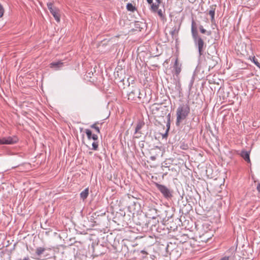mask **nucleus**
<instances>
[{
  "label": "nucleus",
  "mask_w": 260,
  "mask_h": 260,
  "mask_svg": "<svg viewBox=\"0 0 260 260\" xmlns=\"http://www.w3.org/2000/svg\"><path fill=\"white\" fill-rule=\"evenodd\" d=\"M191 33L195 46L198 49L200 56L204 55L206 44L203 38L199 34L198 25L193 19L191 21Z\"/></svg>",
  "instance_id": "f257e3e1"
},
{
  "label": "nucleus",
  "mask_w": 260,
  "mask_h": 260,
  "mask_svg": "<svg viewBox=\"0 0 260 260\" xmlns=\"http://www.w3.org/2000/svg\"><path fill=\"white\" fill-rule=\"evenodd\" d=\"M190 107L188 104H182L179 106L176 111V125L179 126L190 113Z\"/></svg>",
  "instance_id": "f03ea898"
},
{
  "label": "nucleus",
  "mask_w": 260,
  "mask_h": 260,
  "mask_svg": "<svg viewBox=\"0 0 260 260\" xmlns=\"http://www.w3.org/2000/svg\"><path fill=\"white\" fill-rule=\"evenodd\" d=\"M148 217L145 215L140 214L137 215L136 216H133V220L137 225L141 226L142 230L143 232H147L148 231V226L147 225Z\"/></svg>",
  "instance_id": "7ed1b4c3"
},
{
  "label": "nucleus",
  "mask_w": 260,
  "mask_h": 260,
  "mask_svg": "<svg viewBox=\"0 0 260 260\" xmlns=\"http://www.w3.org/2000/svg\"><path fill=\"white\" fill-rule=\"evenodd\" d=\"M214 53L217 54V51L215 50L212 52H209L207 51V58L205 59L206 65L208 66L209 70L214 68L218 63L219 58L216 55H213Z\"/></svg>",
  "instance_id": "20e7f679"
},
{
  "label": "nucleus",
  "mask_w": 260,
  "mask_h": 260,
  "mask_svg": "<svg viewBox=\"0 0 260 260\" xmlns=\"http://www.w3.org/2000/svg\"><path fill=\"white\" fill-rule=\"evenodd\" d=\"M130 260H141L146 258L148 253L144 250H134L128 253Z\"/></svg>",
  "instance_id": "39448f33"
},
{
  "label": "nucleus",
  "mask_w": 260,
  "mask_h": 260,
  "mask_svg": "<svg viewBox=\"0 0 260 260\" xmlns=\"http://www.w3.org/2000/svg\"><path fill=\"white\" fill-rule=\"evenodd\" d=\"M155 185L165 199L169 200L173 197V190L168 188L164 185L160 184L158 183H155Z\"/></svg>",
  "instance_id": "423d86ee"
},
{
  "label": "nucleus",
  "mask_w": 260,
  "mask_h": 260,
  "mask_svg": "<svg viewBox=\"0 0 260 260\" xmlns=\"http://www.w3.org/2000/svg\"><path fill=\"white\" fill-rule=\"evenodd\" d=\"M47 6L55 20L57 22H60V14L59 13V9L55 7H53V3H48L47 4Z\"/></svg>",
  "instance_id": "0eeeda50"
},
{
  "label": "nucleus",
  "mask_w": 260,
  "mask_h": 260,
  "mask_svg": "<svg viewBox=\"0 0 260 260\" xmlns=\"http://www.w3.org/2000/svg\"><path fill=\"white\" fill-rule=\"evenodd\" d=\"M145 210L146 216H147L148 218L157 217L159 216L158 214L157 210L155 208L154 206H146Z\"/></svg>",
  "instance_id": "6e6552de"
},
{
  "label": "nucleus",
  "mask_w": 260,
  "mask_h": 260,
  "mask_svg": "<svg viewBox=\"0 0 260 260\" xmlns=\"http://www.w3.org/2000/svg\"><path fill=\"white\" fill-rule=\"evenodd\" d=\"M140 89L136 88L133 90L129 93L128 94V100L131 101H135L137 102L138 100L140 101L141 98L140 96Z\"/></svg>",
  "instance_id": "1a4fd4ad"
},
{
  "label": "nucleus",
  "mask_w": 260,
  "mask_h": 260,
  "mask_svg": "<svg viewBox=\"0 0 260 260\" xmlns=\"http://www.w3.org/2000/svg\"><path fill=\"white\" fill-rule=\"evenodd\" d=\"M173 69L172 73L174 75L178 77L182 70V64L179 62L177 57L175 59Z\"/></svg>",
  "instance_id": "9d476101"
},
{
  "label": "nucleus",
  "mask_w": 260,
  "mask_h": 260,
  "mask_svg": "<svg viewBox=\"0 0 260 260\" xmlns=\"http://www.w3.org/2000/svg\"><path fill=\"white\" fill-rule=\"evenodd\" d=\"M150 219L148 220L147 225L148 226V231L154 230H157V225L159 223V220L157 217L149 218Z\"/></svg>",
  "instance_id": "9b49d317"
},
{
  "label": "nucleus",
  "mask_w": 260,
  "mask_h": 260,
  "mask_svg": "<svg viewBox=\"0 0 260 260\" xmlns=\"http://www.w3.org/2000/svg\"><path fill=\"white\" fill-rule=\"evenodd\" d=\"M145 123L143 121H139L137 124L135 131V138H139L142 135L140 129L144 126Z\"/></svg>",
  "instance_id": "f8f14e48"
},
{
  "label": "nucleus",
  "mask_w": 260,
  "mask_h": 260,
  "mask_svg": "<svg viewBox=\"0 0 260 260\" xmlns=\"http://www.w3.org/2000/svg\"><path fill=\"white\" fill-rule=\"evenodd\" d=\"M65 62H63L62 60H59L56 62H52L50 63L49 67L51 68L54 69L56 70H59L62 67L64 66Z\"/></svg>",
  "instance_id": "ddd939ff"
},
{
  "label": "nucleus",
  "mask_w": 260,
  "mask_h": 260,
  "mask_svg": "<svg viewBox=\"0 0 260 260\" xmlns=\"http://www.w3.org/2000/svg\"><path fill=\"white\" fill-rule=\"evenodd\" d=\"M162 103H154L150 107V110L152 114H156L157 112L161 109Z\"/></svg>",
  "instance_id": "4468645a"
},
{
  "label": "nucleus",
  "mask_w": 260,
  "mask_h": 260,
  "mask_svg": "<svg viewBox=\"0 0 260 260\" xmlns=\"http://www.w3.org/2000/svg\"><path fill=\"white\" fill-rule=\"evenodd\" d=\"M15 142L12 138L9 137L8 138H0L1 144H11Z\"/></svg>",
  "instance_id": "2eb2a0df"
},
{
  "label": "nucleus",
  "mask_w": 260,
  "mask_h": 260,
  "mask_svg": "<svg viewBox=\"0 0 260 260\" xmlns=\"http://www.w3.org/2000/svg\"><path fill=\"white\" fill-rule=\"evenodd\" d=\"M145 23L140 21H136L135 22V29L138 31H141L145 27Z\"/></svg>",
  "instance_id": "dca6fc26"
},
{
  "label": "nucleus",
  "mask_w": 260,
  "mask_h": 260,
  "mask_svg": "<svg viewBox=\"0 0 260 260\" xmlns=\"http://www.w3.org/2000/svg\"><path fill=\"white\" fill-rule=\"evenodd\" d=\"M242 157L244 159V160L247 162L248 163L250 162V159L249 157V152L245 151V150H242L240 154Z\"/></svg>",
  "instance_id": "f3484780"
},
{
  "label": "nucleus",
  "mask_w": 260,
  "mask_h": 260,
  "mask_svg": "<svg viewBox=\"0 0 260 260\" xmlns=\"http://www.w3.org/2000/svg\"><path fill=\"white\" fill-rule=\"evenodd\" d=\"M216 5H214L210 6V10L209 11V14L211 16V21L213 22L214 20L215 12Z\"/></svg>",
  "instance_id": "a211bd4d"
},
{
  "label": "nucleus",
  "mask_w": 260,
  "mask_h": 260,
  "mask_svg": "<svg viewBox=\"0 0 260 260\" xmlns=\"http://www.w3.org/2000/svg\"><path fill=\"white\" fill-rule=\"evenodd\" d=\"M160 110H161V113L160 116L164 117L169 112V107L168 106H161Z\"/></svg>",
  "instance_id": "6ab92c4d"
},
{
  "label": "nucleus",
  "mask_w": 260,
  "mask_h": 260,
  "mask_svg": "<svg viewBox=\"0 0 260 260\" xmlns=\"http://www.w3.org/2000/svg\"><path fill=\"white\" fill-rule=\"evenodd\" d=\"M149 4L151 5V11L154 13H156V11L158 10V8L160 4L153 3V0H152V3Z\"/></svg>",
  "instance_id": "aec40b11"
},
{
  "label": "nucleus",
  "mask_w": 260,
  "mask_h": 260,
  "mask_svg": "<svg viewBox=\"0 0 260 260\" xmlns=\"http://www.w3.org/2000/svg\"><path fill=\"white\" fill-rule=\"evenodd\" d=\"M88 194L89 189L88 188H86L80 193V196L81 199H82L83 200H85L87 198Z\"/></svg>",
  "instance_id": "412c9836"
},
{
  "label": "nucleus",
  "mask_w": 260,
  "mask_h": 260,
  "mask_svg": "<svg viewBox=\"0 0 260 260\" xmlns=\"http://www.w3.org/2000/svg\"><path fill=\"white\" fill-rule=\"evenodd\" d=\"M98 124H100L99 122L97 121L94 123L93 124H91L90 127L91 128H93L95 129V131L98 133V134H100L101 133L100 132V127L98 126ZM101 125L102 124V123H100Z\"/></svg>",
  "instance_id": "4be33fe9"
},
{
  "label": "nucleus",
  "mask_w": 260,
  "mask_h": 260,
  "mask_svg": "<svg viewBox=\"0 0 260 260\" xmlns=\"http://www.w3.org/2000/svg\"><path fill=\"white\" fill-rule=\"evenodd\" d=\"M199 29L201 33L203 34H206L208 36H210L211 34V31H207L206 29H205L203 25H200L199 26Z\"/></svg>",
  "instance_id": "5701e85b"
},
{
  "label": "nucleus",
  "mask_w": 260,
  "mask_h": 260,
  "mask_svg": "<svg viewBox=\"0 0 260 260\" xmlns=\"http://www.w3.org/2000/svg\"><path fill=\"white\" fill-rule=\"evenodd\" d=\"M126 9L128 11H131L132 12H135L137 9L135 6H134L132 3H128L126 5Z\"/></svg>",
  "instance_id": "b1692460"
},
{
  "label": "nucleus",
  "mask_w": 260,
  "mask_h": 260,
  "mask_svg": "<svg viewBox=\"0 0 260 260\" xmlns=\"http://www.w3.org/2000/svg\"><path fill=\"white\" fill-rule=\"evenodd\" d=\"M46 249L44 247H37L36 250V254L37 256H40L41 254H42L44 251H45Z\"/></svg>",
  "instance_id": "393cba45"
},
{
  "label": "nucleus",
  "mask_w": 260,
  "mask_h": 260,
  "mask_svg": "<svg viewBox=\"0 0 260 260\" xmlns=\"http://www.w3.org/2000/svg\"><path fill=\"white\" fill-rule=\"evenodd\" d=\"M178 31L179 29H178L176 26L173 27L172 30L170 31V34L172 36V37L174 38L175 35L177 36Z\"/></svg>",
  "instance_id": "a878e982"
},
{
  "label": "nucleus",
  "mask_w": 260,
  "mask_h": 260,
  "mask_svg": "<svg viewBox=\"0 0 260 260\" xmlns=\"http://www.w3.org/2000/svg\"><path fill=\"white\" fill-rule=\"evenodd\" d=\"M156 12L162 20H164L165 18V11L163 12L161 9H159Z\"/></svg>",
  "instance_id": "bb28decb"
},
{
  "label": "nucleus",
  "mask_w": 260,
  "mask_h": 260,
  "mask_svg": "<svg viewBox=\"0 0 260 260\" xmlns=\"http://www.w3.org/2000/svg\"><path fill=\"white\" fill-rule=\"evenodd\" d=\"M85 133L87 135V137L88 139V140L91 139L92 136V132L89 129H86Z\"/></svg>",
  "instance_id": "cd10ccee"
},
{
  "label": "nucleus",
  "mask_w": 260,
  "mask_h": 260,
  "mask_svg": "<svg viewBox=\"0 0 260 260\" xmlns=\"http://www.w3.org/2000/svg\"><path fill=\"white\" fill-rule=\"evenodd\" d=\"M199 121H200V120L198 117L196 118V117H194L192 119L191 122L190 123V125H194V123H195L196 125H197L198 124V123L199 122Z\"/></svg>",
  "instance_id": "c85d7f7f"
},
{
  "label": "nucleus",
  "mask_w": 260,
  "mask_h": 260,
  "mask_svg": "<svg viewBox=\"0 0 260 260\" xmlns=\"http://www.w3.org/2000/svg\"><path fill=\"white\" fill-rule=\"evenodd\" d=\"M92 149L93 150H97L99 147V143L97 141H94L92 144Z\"/></svg>",
  "instance_id": "c756f323"
},
{
  "label": "nucleus",
  "mask_w": 260,
  "mask_h": 260,
  "mask_svg": "<svg viewBox=\"0 0 260 260\" xmlns=\"http://www.w3.org/2000/svg\"><path fill=\"white\" fill-rule=\"evenodd\" d=\"M180 147L183 150H187L188 148L187 144H185L184 142H183L181 144Z\"/></svg>",
  "instance_id": "7c9ffc66"
},
{
  "label": "nucleus",
  "mask_w": 260,
  "mask_h": 260,
  "mask_svg": "<svg viewBox=\"0 0 260 260\" xmlns=\"http://www.w3.org/2000/svg\"><path fill=\"white\" fill-rule=\"evenodd\" d=\"M253 61L254 63L258 67L260 68V63L258 62L257 61V59L255 58V57H253Z\"/></svg>",
  "instance_id": "2f4dec72"
},
{
  "label": "nucleus",
  "mask_w": 260,
  "mask_h": 260,
  "mask_svg": "<svg viewBox=\"0 0 260 260\" xmlns=\"http://www.w3.org/2000/svg\"><path fill=\"white\" fill-rule=\"evenodd\" d=\"M91 139L93 140L94 141H96L98 140V136L95 134H92Z\"/></svg>",
  "instance_id": "473e14b6"
},
{
  "label": "nucleus",
  "mask_w": 260,
  "mask_h": 260,
  "mask_svg": "<svg viewBox=\"0 0 260 260\" xmlns=\"http://www.w3.org/2000/svg\"><path fill=\"white\" fill-rule=\"evenodd\" d=\"M169 163H168L167 160H165L163 162L162 166L165 168H169Z\"/></svg>",
  "instance_id": "72a5a7b5"
},
{
  "label": "nucleus",
  "mask_w": 260,
  "mask_h": 260,
  "mask_svg": "<svg viewBox=\"0 0 260 260\" xmlns=\"http://www.w3.org/2000/svg\"><path fill=\"white\" fill-rule=\"evenodd\" d=\"M167 115V121H170V120H171V113L168 112Z\"/></svg>",
  "instance_id": "f704fd0d"
},
{
  "label": "nucleus",
  "mask_w": 260,
  "mask_h": 260,
  "mask_svg": "<svg viewBox=\"0 0 260 260\" xmlns=\"http://www.w3.org/2000/svg\"><path fill=\"white\" fill-rule=\"evenodd\" d=\"M167 132H168L169 129H170V121H167Z\"/></svg>",
  "instance_id": "c9c22d12"
},
{
  "label": "nucleus",
  "mask_w": 260,
  "mask_h": 260,
  "mask_svg": "<svg viewBox=\"0 0 260 260\" xmlns=\"http://www.w3.org/2000/svg\"><path fill=\"white\" fill-rule=\"evenodd\" d=\"M256 189L257 191L260 192V183H258L256 187Z\"/></svg>",
  "instance_id": "e433bc0d"
},
{
  "label": "nucleus",
  "mask_w": 260,
  "mask_h": 260,
  "mask_svg": "<svg viewBox=\"0 0 260 260\" xmlns=\"http://www.w3.org/2000/svg\"><path fill=\"white\" fill-rule=\"evenodd\" d=\"M220 260H229V257L228 256H224L221 258Z\"/></svg>",
  "instance_id": "4c0bfd02"
},
{
  "label": "nucleus",
  "mask_w": 260,
  "mask_h": 260,
  "mask_svg": "<svg viewBox=\"0 0 260 260\" xmlns=\"http://www.w3.org/2000/svg\"><path fill=\"white\" fill-rule=\"evenodd\" d=\"M168 132L167 131H166V133L163 135L162 137L165 138L168 136Z\"/></svg>",
  "instance_id": "58836bf2"
},
{
  "label": "nucleus",
  "mask_w": 260,
  "mask_h": 260,
  "mask_svg": "<svg viewBox=\"0 0 260 260\" xmlns=\"http://www.w3.org/2000/svg\"><path fill=\"white\" fill-rule=\"evenodd\" d=\"M155 1H156V3L161 4V0H155Z\"/></svg>",
  "instance_id": "ea45409f"
},
{
  "label": "nucleus",
  "mask_w": 260,
  "mask_h": 260,
  "mask_svg": "<svg viewBox=\"0 0 260 260\" xmlns=\"http://www.w3.org/2000/svg\"><path fill=\"white\" fill-rule=\"evenodd\" d=\"M148 4H151L152 3V0H146Z\"/></svg>",
  "instance_id": "a19ab883"
},
{
  "label": "nucleus",
  "mask_w": 260,
  "mask_h": 260,
  "mask_svg": "<svg viewBox=\"0 0 260 260\" xmlns=\"http://www.w3.org/2000/svg\"><path fill=\"white\" fill-rule=\"evenodd\" d=\"M151 159L152 160H155V157L154 156H151Z\"/></svg>",
  "instance_id": "79ce46f5"
}]
</instances>
